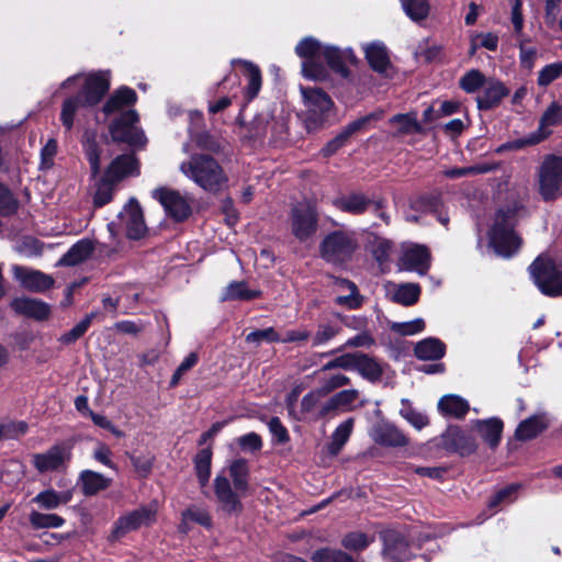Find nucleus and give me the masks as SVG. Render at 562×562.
Instances as JSON below:
<instances>
[{
    "label": "nucleus",
    "mask_w": 562,
    "mask_h": 562,
    "mask_svg": "<svg viewBox=\"0 0 562 562\" xmlns=\"http://www.w3.org/2000/svg\"><path fill=\"white\" fill-rule=\"evenodd\" d=\"M151 196L161 204L166 214L176 222L186 221L192 213L187 198L178 190L160 187L151 191Z\"/></svg>",
    "instance_id": "9d476101"
},
{
    "label": "nucleus",
    "mask_w": 562,
    "mask_h": 562,
    "mask_svg": "<svg viewBox=\"0 0 562 562\" xmlns=\"http://www.w3.org/2000/svg\"><path fill=\"white\" fill-rule=\"evenodd\" d=\"M11 270L14 279L21 286L31 292H44L54 285V279L40 270L19 265H13Z\"/></svg>",
    "instance_id": "ddd939ff"
},
{
    "label": "nucleus",
    "mask_w": 562,
    "mask_h": 562,
    "mask_svg": "<svg viewBox=\"0 0 562 562\" xmlns=\"http://www.w3.org/2000/svg\"><path fill=\"white\" fill-rule=\"evenodd\" d=\"M508 93L509 90L502 81L488 78L483 87L482 94L476 97L477 108L480 110H491L497 106Z\"/></svg>",
    "instance_id": "aec40b11"
},
{
    "label": "nucleus",
    "mask_w": 562,
    "mask_h": 562,
    "mask_svg": "<svg viewBox=\"0 0 562 562\" xmlns=\"http://www.w3.org/2000/svg\"><path fill=\"white\" fill-rule=\"evenodd\" d=\"M393 248V243L389 239L375 237L372 243V255L374 259L384 263L389 260Z\"/></svg>",
    "instance_id": "052dcab7"
},
{
    "label": "nucleus",
    "mask_w": 562,
    "mask_h": 562,
    "mask_svg": "<svg viewBox=\"0 0 562 562\" xmlns=\"http://www.w3.org/2000/svg\"><path fill=\"white\" fill-rule=\"evenodd\" d=\"M438 409L446 416L463 418L469 412L470 405L468 401L461 396L449 394L439 400Z\"/></svg>",
    "instance_id": "c9c22d12"
},
{
    "label": "nucleus",
    "mask_w": 562,
    "mask_h": 562,
    "mask_svg": "<svg viewBox=\"0 0 562 562\" xmlns=\"http://www.w3.org/2000/svg\"><path fill=\"white\" fill-rule=\"evenodd\" d=\"M11 306L18 314L37 321L45 319L49 315V306L37 299L18 297L11 302Z\"/></svg>",
    "instance_id": "bb28decb"
},
{
    "label": "nucleus",
    "mask_w": 562,
    "mask_h": 562,
    "mask_svg": "<svg viewBox=\"0 0 562 562\" xmlns=\"http://www.w3.org/2000/svg\"><path fill=\"white\" fill-rule=\"evenodd\" d=\"M383 554L390 562H404L411 558L408 543L398 531L386 530L382 533Z\"/></svg>",
    "instance_id": "a211bd4d"
},
{
    "label": "nucleus",
    "mask_w": 562,
    "mask_h": 562,
    "mask_svg": "<svg viewBox=\"0 0 562 562\" xmlns=\"http://www.w3.org/2000/svg\"><path fill=\"white\" fill-rule=\"evenodd\" d=\"M71 498V492H57L53 487H49L36 494L32 498V503L36 504L42 510H55L58 507L68 504Z\"/></svg>",
    "instance_id": "cd10ccee"
},
{
    "label": "nucleus",
    "mask_w": 562,
    "mask_h": 562,
    "mask_svg": "<svg viewBox=\"0 0 562 562\" xmlns=\"http://www.w3.org/2000/svg\"><path fill=\"white\" fill-rule=\"evenodd\" d=\"M180 172L203 191L216 194L228 186V177L221 164L209 154H193L179 165Z\"/></svg>",
    "instance_id": "f257e3e1"
},
{
    "label": "nucleus",
    "mask_w": 562,
    "mask_h": 562,
    "mask_svg": "<svg viewBox=\"0 0 562 562\" xmlns=\"http://www.w3.org/2000/svg\"><path fill=\"white\" fill-rule=\"evenodd\" d=\"M77 484L81 493L89 497L109 488L112 484V479L92 470H82L79 473Z\"/></svg>",
    "instance_id": "412c9836"
},
{
    "label": "nucleus",
    "mask_w": 562,
    "mask_h": 562,
    "mask_svg": "<svg viewBox=\"0 0 562 562\" xmlns=\"http://www.w3.org/2000/svg\"><path fill=\"white\" fill-rule=\"evenodd\" d=\"M539 291L550 297L562 296V266L548 255H539L528 268Z\"/></svg>",
    "instance_id": "20e7f679"
},
{
    "label": "nucleus",
    "mask_w": 562,
    "mask_h": 562,
    "mask_svg": "<svg viewBox=\"0 0 562 562\" xmlns=\"http://www.w3.org/2000/svg\"><path fill=\"white\" fill-rule=\"evenodd\" d=\"M240 64L245 67V75L248 79V83L245 90L246 98L251 101L257 97L261 88V72L260 69L250 61L240 60Z\"/></svg>",
    "instance_id": "49530a36"
},
{
    "label": "nucleus",
    "mask_w": 562,
    "mask_h": 562,
    "mask_svg": "<svg viewBox=\"0 0 562 562\" xmlns=\"http://www.w3.org/2000/svg\"><path fill=\"white\" fill-rule=\"evenodd\" d=\"M339 284H347V290L349 291L348 295H338L335 299V303L341 306H347L350 310H355L361 306L362 299L359 295V291L357 285L347 279H341L338 281Z\"/></svg>",
    "instance_id": "603ef678"
},
{
    "label": "nucleus",
    "mask_w": 562,
    "mask_h": 562,
    "mask_svg": "<svg viewBox=\"0 0 562 562\" xmlns=\"http://www.w3.org/2000/svg\"><path fill=\"white\" fill-rule=\"evenodd\" d=\"M414 355L424 361H436L446 355V345L438 338L428 337L415 345Z\"/></svg>",
    "instance_id": "c756f323"
},
{
    "label": "nucleus",
    "mask_w": 562,
    "mask_h": 562,
    "mask_svg": "<svg viewBox=\"0 0 562 562\" xmlns=\"http://www.w3.org/2000/svg\"><path fill=\"white\" fill-rule=\"evenodd\" d=\"M375 541L373 535H368L361 531H351L344 536L341 539V546L352 552H362L371 543Z\"/></svg>",
    "instance_id": "c03bdc74"
},
{
    "label": "nucleus",
    "mask_w": 562,
    "mask_h": 562,
    "mask_svg": "<svg viewBox=\"0 0 562 562\" xmlns=\"http://www.w3.org/2000/svg\"><path fill=\"white\" fill-rule=\"evenodd\" d=\"M402 8L406 15L414 22L425 20L429 14V3L427 0H401Z\"/></svg>",
    "instance_id": "09e8293b"
},
{
    "label": "nucleus",
    "mask_w": 562,
    "mask_h": 562,
    "mask_svg": "<svg viewBox=\"0 0 562 562\" xmlns=\"http://www.w3.org/2000/svg\"><path fill=\"white\" fill-rule=\"evenodd\" d=\"M425 328V322L423 318H415L409 322L395 323L392 325V329L403 336H412L423 331Z\"/></svg>",
    "instance_id": "0e129e2a"
},
{
    "label": "nucleus",
    "mask_w": 562,
    "mask_h": 562,
    "mask_svg": "<svg viewBox=\"0 0 562 562\" xmlns=\"http://www.w3.org/2000/svg\"><path fill=\"white\" fill-rule=\"evenodd\" d=\"M194 471L198 477L199 484L204 488L211 476V464H212V450L211 448H204L200 450L194 459Z\"/></svg>",
    "instance_id": "ea45409f"
},
{
    "label": "nucleus",
    "mask_w": 562,
    "mask_h": 562,
    "mask_svg": "<svg viewBox=\"0 0 562 562\" xmlns=\"http://www.w3.org/2000/svg\"><path fill=\"white\" fill-rule=\"evenodd\" d=\"M115 182H112V180L108 179L105 176H103L98 184L97 190L93 195V204L97 207H102L105 204L110 203L113 199V193L115 190Z\"/></svg>",
    "instance_id": "3c124183"
},
{
    "label": "nucleus",
    "mask_w": 562,
    "mask_h": 562,
    "mask_svg": "<svg viewBox=\"0 0 562 562\" xmlns=\"http://www.w3.org/2000/svg\"><path fill=\"white\" fill-rule=\"evenodd\" d=\"M325 47L312 36L303 38L296 45L295 53L303 59L302 74L305 78L315 81H323L327 78L328 72L322 61Z\"/></svg>",
    "instance_id": "423d86ee"
},
{
    "label": "nucleus",
    "mask_w": 562,
    "mask_h": 562,
    "mask_svg": "<svg viewBox=\"0 0 562 562\" xmlns=\"http://www.w3.org/2000/svg\"><path fill=\"white\" fill-rule=\"evenodd\" d=\"M361 352H348L344 353L335 359L328 361L323 370L331 369H344V370H357L359 357Z\"/></svg>",
    "instance_id": "4d7b16f0"
},
{
    "label": "nucleus",
    "mask_w": 562,
    "mask_h": 562,
    "mask_svg": "<svg viewBox=\"0 0 562 562\" xmlns=\"http://www.w3.org/2000/svg\"><path fill=\"white\" fill-rule=\"evenodd\" d=\"M246 341L256 345H260L262 341L278 342L280 341V335L274 330L273 327H268L249 333L246 336Z\"/></svg>",
    "instance_id": "680f3d73"
},
{
    "label": "nucleus",
    "mask_w": 562,
    "mask_h": 562,
    "mask_svg": "<svg viewBox=\"0 0 562 562\" xmlns=\"http://www.w3.org/2000/svg\"><path fill=\"white\" fill-rule=\"evenodd\" d=\"M229 476L237 493L246 494L249 488V465L246 459H236L228 467Z\"/></svg>",
    "instance_id": "e433bc0d"
},
{
    "label": "nucleus",
    "mask_w": 562,
    "mask_h": 562,
    "mask_svg": "<svg viewBox=\"0 0 562 562\" xmlns=\"http://www.w3.org/2000/svg\"><path fill=\"white\" fill-rule=\"evenodd\" d=\"M317 213L308 204H300L292 209L291 227L293 235L300 240H306L317 229Z\"/></svg>",
    "instance_id": "f8f14e48"
},
{
    "label": "nucleus",
    "mask_w": 562,
    "mask_h": 562,
    "mask_svg": "<svg viewBox=\"0 0 562 562\" xmlns=\"http://www.w3.org/2000/svg\"><path fill=\"white\" fill-rule=\"evenodd\" d=\"M121 221L125 224L126 235L131 239H139L146 233V225L142 207L135 198H131L128 203L120 213Z\"/></svg>",
    "instance_id": "2eb2a0df"
},
{
    "label": "nucleus",
    "mask_w": 562,
    "mask_h": 562,
    "mask_svg": "<svg viewBox=\"0 0 562 562\" xmlns=\"http://www.w3.org/2000/svg\"><path fill=\"white\" fill-rule=\"evenodd\" d=\"M191 524H196L206 529H211L213 527V519L205 507L190 505L181 513V521L178 526L179 532L187 535L191 530Z\"/></svg>",
    "instance_id": "4be33fe9"
},
{
    "label": "nucleus",
    "mask_w": 562,
    "mask_h": 562,
    "mask_svg": "<svg viewBox=\"0 0 562 562\" xmlns=\"http://www.w3.org/2000/svg\"><path fill=\"white\" fill-rule=\"evenodd\" d=\"M336 209L347 212L353 215L364 213L368 207L372 204V200L360 192H351L333 201Z\"/></svg>",
    "instance_id": "c85d7f7f"
},
{
    "label": "nucleus",
    "mask_w": 562,
    "mask_h": 562,
    "mask_svg": "<svg viewBox=\"0 0 562 562\" xmlns=\"http://www.w3.org/2000/svg\"><path fill=\"white\" fill-rule=\"evenodd\" d=\"M389 124L395 128L396 136L419 134L423 126L417 120L416 112L395 114L389 120Z\"/></svg>",
    "instance_id": "72a5a7b5"
},
{
    "label": "nucleus",
    "mask_w": 562,
    "mask_h": 562,
    "mask_svg": "<svg viewBox=\"0 0 562 562\" xmlns=\"http://www.w3.org/2000/svg\"><path fill=\"white\" fill-rule=\"evenodd\" d=\"M311 560L313 562H356L347 552L339 549L322 548L316 550Z\"/></svg>",
    "instance_id": "8fccbe9b"
},
{
    "label": "nucleus",
    "mask_w": 562,
    "mask_h": 562,
    "mask_svg": "<svg viewBox=\"0 0 562 562\" xmlns=\"http://www.w3.org/2000/svg\"><path fill=\"white\" fill-rule=\"evenodd\" d=\"M401 415L416 429H422L428 425V418L420 412L415 411L413 407L407 406L401 409Z\"/></svg>",
    "instance_id": "774afa93"
},
{
    "label": "nucleus",
    "mask_w": 562,
    "mask_h": 562,
    "mask_svg": "<svg viewBox=\"0 0 562 562\" xmlns=\"http://www.w3.org/2000/svg\"><path fill=\"white\" fill-rule=\"evenodd\" d=\"M327 65L341 77H348V64L356 63V56L352 49H339L336 46H326L324 50V58Z\"/></svg>",
    "instance_id": "5701e85b"
},
{
    "label": "nucleus",
    "mask_w": 562,
    "mask_h": 562,
    "mask_svg": "<svg viewBox=\"0 0 562 562\" xmlns=\"http://www.w3.org/2000/svg\"><path fill=\"white\" fill-rule=\"evenodd\" d=\"M562 123V105L559 103H551L542 114L540 121V131L548 135L550 132L546 131L549 127L557 126Z\"/></svg>",
    "instance_id": "5fc2aeb1"
},
{
    "label": "nucleus",
    "mask_w": 562,
    "mask_h": 562,
    "mask_svg": "<svg viewBox=\"0 0 562 562\" xmlns=\"http://www.w3.org/2000/svg\"><path fill=\"white\" fill-rule=\"evenodd\" d=\"M214 493L220 508L227 514H239L243 510L240 497L245 494L237 493L232 487L229 480L224 475L214 479Z\"/></svg>",
    "instance_id": "4468645a"
},
{
    "label": "nucleus",
    "mask_w": 562,
    "mask_h": 562,
    "mask_svg": "<svg viewBox=\"0 0 562 562\" xmlns=\"http://www.w3.org/2000/svg\"><path fill=\"white\" fill-rule=\"evenodd\" d=\"M29 522L33 529H57L65 524V519L57 514L33 509L29 514Z\"/></svg>",
    "instance_id": "37998d69"
},
{
    "label": "nucleus",
    "mask_w": 562,
    "mask_h": 562,
    "mask_svg": "<svg viewBox=\"0 0 562 562\" xmlns=\"http://www.w3.org/2000/svg\"><path fill=\"white\" fill-rule=\"evenodd\" d=\"M131 462L134 467V470L142 477L148 476L151 472L155 458L151 454H140V456H131Z\"/></svg>",
    "instance_id": "69168bd1"
},
{
    "label": "nucleus",
    "mask_w": 562,
    "mask_h": 562,
    "mask_svg": "<svg viewBox=\"0 0 562 562\" xmlns=\"http://www.w3.org/2000/svg\"><path fill=\"white\" fill-rule=\"evenodd\" d=\"M157 504L151 503L126 513L114 522L111 537L117 540L126 533L137 530L142 527H148L156 521Z\"/></svg>",
    "instance_id": "1a4fd4ad"
},
{
    "label": "nucleus",
    "mask_w": 562,
    "mask_h": 562,
    "mask_svg": "<svg viewBox=\"0 0 562 562\" xmlns=\"http://www.w3.org/2000/svg\"><path fill=\"white\" fill-rule=\"evenodd\" d=\"M492 169H493L492 166H490L487 164H482V165H475V166H470V167L448 169L443 173L447 178L457 179V178L472 176V175L487 173Z\"/></svg>",
    "instance_id": "bf43d9fd"
},
{
    "label": "nucleus",
    "mask_w": 562,
    "mask_h": 562,
    "mask_svg": "<svg viewBox=\"0 0 562 562\" xmlns=\"http://www.w3.org/2000/svg\"><path fill=\"white\" fill-rule=\"evenodd\" d=\"M366 58L371 68L380 74L386 71L390 66V59L386 48L382 44H371L366 48Z\"/></svg>",
    "instance_id": "79ce46f5"
},
{
    "label": "nucleus",
    "mask_w": 562,
    "mask_h": 562,
    "mask_svg": "<svg viewBox=\"0 0 562 562\" xmlns=\"http://www.w3.org/2000/svg\"><path fill=\"white\" fill-rule=\"evenodd\" d=\"M398 265L402 269L425 274L430 266V254L427 247L411 245L404 248Z\"/></svg>",
    "instance_id": "dca6fc26"
},
{
    "label": "nucleus",
    "mask_w": 562,
    "mask_h": 562,
    "mask_svg": "<svg viewBox=\"0 0 562 562\" xmlns=\"http://www.w3.org/2000/svg\"><path fill=\"white\" fill-rule=\"evenodd\" d=\"M110 88V75L108 71L88 74L85 78L82 90L79 94L66 99L61 106L60 121L67 131L74 126L76 113L81 108L98 104Z\"/></svg>",
    "instance_id": "f03ea898"
},
{
    "label": "nucleus",
    "mask_w": 562,
    "mask_h": 562,
    "mask_svg": "<svg viewBox=\"0 0 562 562\" xmlns=\"http://www.w3.org/2000/svg\"><path fill=\"white\" fill-rule=\"evenodd\" d=\"M353 423L355 419L350 417L342 422L340 425H338V427L335 429L328 448L331 454H338L341 448L348 441L353 429Z\"/></svg>",
    "instance_id": "a18cd8bd"
},
{
    "label": "nucleus",
    "mask_w": 562,
    "mask_h": 562,
    "mask_svg": "<svg viewBox=\"0 0 562 562\" xmlns=\"http://www.w3.org/2000/svg\"><path fill=\"white\" fill-rule=\"evenodd\" d=\"M472 427L492 449L498 446L504 428L499 418L476 419L472 422Z\"/></svg>",
    "instance_id": "b1692460"
},
{
    "label": "nucleus",
    "mask_w": 562,
    "mask_h": 562,
    "mask_svg": "<svg viewBox=\"0 0 562 562\" xmlns=\"http://www.w3.org/2000/svg\"><path fill=\"white\" fill-rule=\"evenodd\" d=\"M137 101L136 92L128 87L119 88L105 102L102 111L105 115L117 113L119 115L126 112V108L133 105Z\"/></svg>",
    "instance_id": "a878e982"
},
{
    "label": "nucleus",
    "mask_w": 562,
    "mask_h": 562,
    "mask_svg": "<svg viewBox=\"0 0 562 562\" xmlns=\"http://www.w3.org/2000/svg\"><path fill=\"white\" fill-rule=\"evenodd\" d=\"M373 116L367 115L363 117H360L351 123H349L347 126L344 127V130L331 140H329L321 150L322 155L324 157L333 156L335 153H337L338 149H340L348 139L358 131H360Z\"/></svg>",
    "instance_id": "393cba45"
},
{
    "label": "nucleus",
    "mask_w": 562,
    "mask_h": 562,
    "mask_svg": "<svg viewBox=\"0 0 562 562\" xmlns=\"http://www.w3.org/2000/svg\"><path fill=\"white\" fill-rule=\"evenodd\" d=\"M341 330L338 324L326 322L317 325L316 331L312 337V346L321 347L325 346L331 339H334Z\"/></svg>",
    "instance_id": "de8ad7c7"
},
{
    "label": "nucleus",
    "mask_w": 562,
    "mask_h": 562,
    "mask_svg": "<svg viewBox=\"0 0 562 562\" xmlns=\"http://www.w3.org/2000/svg\"><path fill=\"white\" fill-rule=\"evenodd\" d=\"M93 318V314L87 315L80 323H78L74 328L69 331L65 333L60 337V341L63 344L69 345L79 339L89 328L91 321Z\"/></svg>",
    "instance_id": "e2e57ef3"
},
{
    "label": "nucleus",
    "mask_w": 562,
    "mask_h": 562,
    "mask_svg": "<svg viewBox=\"0 0 562 562\" xmlns=\"http://www.w3.org/2000/svg\"><path fill=\"white\" fill-rule=\"evenodd\" d=\"M358 248L356 233L338 229L327 234L319 244L321 257L331 265L349 261Z\"/></svg>",
    "instance_id": "39448f33"
},
{
    "label": "nucleus",
    "mask_w": 562,
    "mask_h": 562,
    "mask_svg": "<svg viewBox=\"0 0 562 562\" xmlns=\"http://www.w3.org/2000/svg\"><path fill=\"white\" fill-rule=\"evenodd\" d=\"M445 438L446 443L451 446L461 456L471 454L477 448L475 439L458 427L450 428Z\"/></svg>",
    "instance_id": "2f4dec72"
},
{
    "label": "nucleus",
    "mask_w": 562,
    "mask_h": 562,
    "mask_svg": "<svg viewBox=\"0 0 562 562\" xmlns=\"http://www.w3.org/2000/svg\"><path fill=\"white\" fill-rule=\"evenodd\" d=\"M93 251V244L89 239H81L70 247V249L58 260L57 266L72 267L81 263Z\"/></svg>",
    "instance_id": "f704fd0d"
},
{
    "label": "nucleus",
    "mask_w": 562,
    "mask_h": 562,
    "mask_svg": "<svg viewBox=\"0 0 562 562\" xmlns=\"http://www.w3.org/2000/svg\"><path fill=\"white\" fill-rule=\"evenodd\" d=\"M420 294V288L414 283L402 284L397 288L394 293L396 302L409 306L418 301Z\"/></svg>",
    "instance_id": "6e6d98bb"
},
{
    "label": "nucleus",
    "mask_w": 562,
    "mask_h": 562,
    "mask_svg": "<svg viewBox=\"0 0 562 562\" xmlns=\"http://www.w3.org/2000/svg\"><path fill=\"white\" fill-rule=\"evenodd\" d=\"M261 296L260 290H249L245 281H233L224 290L222 301H250Z\"/></svg>",
    "instance_id": "4c0bfd02"
},
{
    "label": "nucleus",
    "mask_w": 562,
    "mask_h": 562,
    "mask_svg": "<svg viewBox=\"0 0 562 562\" xmlns=\"http://www.w3.org/2000/svg\"><path fill=\"white\" fill-rule=\"evenodd\" d=\"M485 76L477 69L467 71L459 81L460 88L467 93H474L483 88L486 82Z\"/></svg>",
    "instance_id": "864d4df0"
},
{
    "label": "nucleus",
    "mask_w": 562,
    "mask_h": 562,
    "mask_svg": "<svg viewBox=\"0 0 562 562\" xmlns=\"http://www.w3.org/2000/svg\"><path fill=\"white\" fill-rule=\"evenodd\" d=\"M27 430L25 422H5L2 423L3 439H19L24 436Z\"/></svg>",
    "instance_id": "338daca9"
},
{
    "label": "nucleus",
    "mask_w": 562,
    "mask_h": 562,
    "mask_svg": "<svg viewBox=\"0 0 562 562\" xmlns=\"http://www.w3.org/2000/svg\"><path fill=\"white\" fill-rule=\"evenodd\" d=\"M356 371L362 378L375 382L383 374V364L378 359L361 352Z\"/></svg>",
    "instance_id": "a19ab883"
},
{
    "label": "nucleus",
    "mask_w": 562,
    "mask_h": 562,
    "mask_svg": "<svg viewBox=\"0 0 562 562\" xmlns=\"http://www.w3.org/2000/svg\"><path fill=\"white\" fill-rule=\"evenodd\" d=\"M308 112L323 115L333 106V101L327 93L321 89L302 88L301 89Z\"/></svg>",
    "instance_id": "7c9ffc66"
},
{
    "label": "nucleus",
    "mask_w": 562,
    "mask_h": 562,
    "mask_svg": "<svg viewBox=\"0 0 562 562\" xmlns=\"http://www.w3.org/2000/svg\"><path fill=\"white\" fill-rule=\"evenodd\" d=\"M371 438L378 445L385 447H404L409 440L395 425L381 420L378 422L370 432Z\"/></svg>",
    "instance_id": "f3484780"
},
{
    "label": "nucleus",
    "mask_w": 562,
    "mask_h": 562,
    "mask_svg": "<svg viewBox=\"0 0 562 562\" xmlns=\"http://www.w3.org/2000/svg\"><path fill=\"white\" fill-rule=\"evenodd\" d=\"M519 211L520 205L513 203L501 207L495 214L490 244L503 257H510L520 246V238L514 231Z\"/></svg>",
    "instance_id": "7ed1b4c3"
},
{
    "label": "nucleus",
    "mask_w": 562,
    "mask_h": 562,
    "mask_svg": "<svg viewBox=\"0 0 562 562\" xmlns=\"http://www.w3.org/2000/svg\"><path fill=\"white\" fill-rule=\"evenodd\" d=\"M85 155L89 161L92 176H97L101 169L100 149L94 132H86L82 139Z\"/></svg>",
    "instance_id": "58836bf2"
},
{
    "label": "nucleus",
    "mask_w": 562,
    "mask_h": 562,
    "mask_svg": "<svg viewBox=\"0 0 562 562\" xmlns=\"http://www.w3.org/2000/svg\"><path fill=\"white\" fill-rule=\"evenodd\" d=\"M134 175H138V160L132 154H124L114 158L104 172V176L116 184L126 177Z\"/></svg>",
    "instance_id": "6ab92c4d"
},
{
    "label": "nucleus",
    "mask_w": 562,
    "mask_h": 562,
    "mask_svg": "<svg viewBox=\"0 0 562 562\" xmlns=\"http://www.w3.org/2000/svg\"><path fill=\"white\" fill-rule=\"evenodd\" d=\"M562 76V61L544 66L538 74L537 83L540 87H548Z\"/></svg>",
    "instance_id": "13d9d810"
},
{
    "label": "nucleus",
    "mask_w": 562,
    "mask_h": 562,
    "mask_svg": "<svg viewBox=\"0 0 562 562\" xmlns=\"http://www.w3.org/2000/svg\"><path fill=\"white\" fill-rule=\"evenodd\" d=\"M539 192L546 200H555L562 193V158L555 155L544 157L539 168Z\"/></svg>",
    "instance_id": "6e6552de"
},
{
    "label": "nucleus",
    "mask_w": 562,
    "mask_h": 562,
    "mask_svg": "<svg viewBox=\"0 0 562 562\" xmlns=\"http://www.w3.org/2000/svg\"><path fill=\"white\" fill-rule=\"evenodd\" d=\"M70 459L69 446L54 445L45 452L33 454L32 464L40 473L55 472L66 469Z\"/></svg>",
    "instance_id": "9b49d317"
},
{
    "label": "nucleus",
    "mask_w": 562,
    "mask_h": 562,
    "mask_svg": "<svg viewBox=\"0 0 562 562\" xmlns=\"http://www.w3.org/2000/svg\"><path fill=\"white\" fill-rule=\"evenodd\" d=\"M138 114L135 110L127 109L115 117L110 126L109 132L112 139L116 143H125L132 146H144L146 137L144 132L137 126Z\"/></svg>",
    "instance_id": "0eeeda50"
},
{
    "label": "nucleus",
    "mask_w": 562,
    "mask_h": 562,
    "mask_svg": "<svg viewBox=\"0 0 562 562\" xmlns=\"http://www.w3.org/2000/svg\"><path fill=\"white\" fill-rule=\"evenodd\" d=\"M548 427L544 414L533 415L522 420L516 428L515 437L520 441L533 439Z\"/></svg>",
    "instance_id": "473e14b6"
}]
</instances>
